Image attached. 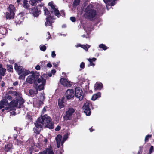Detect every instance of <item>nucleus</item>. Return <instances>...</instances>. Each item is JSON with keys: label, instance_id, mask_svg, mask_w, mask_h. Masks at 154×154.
<instances>
[{"label": "nucleus", "instance_id": "obj_45", "mask_svg": "<svg viewBox=\"0 0 154 154\" xmlns=\"http://www.w3.org/2000/svg\"><path fill=\"white\" fill-rule=\"evenodd\" d=\"M47 108V106H45L43 109L42 112L43 113H44L46 111V109Z\"/></svg>", "mask_w": 154, "mask_h": 154}, {"label": "nucleus", "instance_id": "obj_38", "mask_svg": "<svg viewBox=\"0 0 154 154\" xmlns=\"http://www.w3.org/2000/svg\"><path fill=\"white\" fill-rule=\"evenodd\" d=\"M47 152L48 154H54L53 150L51 149H47Z\"/></svg>", "mask_w": 154, "mask_h": 154}, {"label": "nucleus", "instance_id": "obj_5", "mask_svg": "<svg viewBox=\"0 0 154 154\" xmlns=\"http://www.w3.org/2000/svg\"><path fill=\"white\" fill-rule=\"evenodd\" d=\"M31 74L28 76L26 80V82L30 84H32L33 83L34 84V82L37 79L39 76V74L38 73L32 71Z\"/></svg>", "mask_w": 154, "mask_h": 154}, {"label": "nucleus", "instance_id": "obj_28", "mask_svg": "<svg viewBox=\"0 0 154 154\" xmlns=\"http://www.w3.org/2000/svg\"><path fill=\"white\" fill-rule=\"evenodd\" d=\"M88 60L90 63V66H94L95 64L93 63V61H95L96 60V58H93L92 59L89 58L87 59Z\"/></svg>", "mask_w": 154, "mask_h": 154}, {"label": "nucleus", "instance_id": "obj_19", "mask_svg": "<svg viewBox=\"0 0 154 154\" xmlns=\"http://www.w3.org/2000/svg\"><path fill=\"white\" fill-rule=\"evenodd\" d=\"M43 0H30L29 1L30 4L32 6H36L37 3H40Z\"/></svg>", "mask_w": 154, "mask_h": 154}, {"label": "nucleus", "instance_id": "obj_14", "mask_svg": "<svg viewBox=\"0 0 154 154\" xmlns=\"http://www.w3.org/2000/svg\"><path fill=\"white\" fill-rule=\"evenodd\" d=\"M60 82L61 84L64 86L69 87L72 85L69 82H68L66 79L61 78L60 79Z\"/></svg>", "mask_w": 154, "mask_h": 154}, {"label": "nucleus", "instance_id": "obj_43", "mask_svg": "<svg viewBox=\"0 0 154 154\" xmlns=\"http://www.w3.org/2000/svg\"><path fill=\"white\" fill-rule=\"evenodd\" d=\"M80 67L82 69H83L85 67V63L83 62H82L81 63L80 65Z\"/></svg>", "mask_w": 154, "mask_h": 154}, {"label": "nucleus", "instance_id": "obj_47", "mask_svg": "<svg viewBox=\"0 0 154 154\" xmlns=\"http://www.w3.org/2000/svg\"><path fill=\"white\" fill-rule=\"evenodd\" d=\"M51 56L53 58L55 57L56 56V54L54 51H53L52 52Z\"/></svg>", "mask_w": 154, "mask_h": 154}, {"label": "nucleus", "instance_id": "obj_7", "mask_svg": "<svg viewBox=\"0 0 154 154\" xmlns=\"http://www.w3.org/2000/svg\"><path fill=\"white\" fill-rule=\"evenodd\" d=\"M75 97L79 98L80 100H83L84 97V94L83 92L80 88L78 87L75 88Z\"/></svg>", "mask_w": 154, "mask_h": 154}, {"label": "nucleus", "instance_id": "obj_9", "mask_svg": "<svg viewBox=\"0 0 154 154\" xmlns=\"http://www.w3.org/2000/svg\"><path fill=\"white\" fill-rule=\"evenodd\" d=\"M48 5L50 6L51 8V9L50 11V12L52 14L54 13V14L55 15L57 16L58 17H60V14L59 11L55 8V6L51 2H50L48 3Z\"/></svg>", "mask_w": 154, "mask_h": 154}, {"label": "nucleus", "instance_id": "obj_31", "mask_svg": "<svg viewBox=\"0 0 154 154\" xmlns=\"http://www.w3.org/2000/svg\"><path fill=\"white\" fill-rule=\"evenodd\" d=\"M30 72L29 71L25 69H24V71L23 72V73L22 74L24 76H25L28 75V74L30 73Z\"/></svg>", "mask_w": 154, "mask_h": 154}, {"label": "nucleus", "instance_id": "obj_62", "mask_svg": "<svg viewBox=\"0 0 154 154\" xmlns=\"http://www.w3.org/2000/svg\"><path fill=\"white\" fill-rule=\"evenodd\" d=\"M21 0H17V2L18 4L19 3Z\"/></svg>", "mask_w": 154, "mask_h": 154}, {"label": "nucleus", "instance_id": "obj_30", "mask_svg": "<svg viewBox=\"0 0 154 154\" xmlns=\"http://www.w3.org/2000/svg\"><path fill=\"white\" fill-rule=\"evenodd\" d=\"M0 103L2 105H6L8 104V101L5 98V99H3L2 100L0 101Z\"/></svg>", "mask_w": 154, "mask_h": 154}, {"label": "nucleus", "instance_id": "obj_42", "mask_svg": "<svg viewBox=\"0 0 154 154\" xmlns=\"http://www.w3.org/2000/svg\"><path fill=\"white\" fill-rule=\"evenodd\" d=\"M45 99V97L43 95H41L40 97V100H42L44 101Z\"/></svg>", "mask_w": 154, "mask_h": 154}, {"label": "nucleus", "instance_id": "obj_41", "mask_svg": "<svg viewBox=\"0 0 154 154\" xmlns=\"http://www.w3.org/2000/svg\"><path fill=\"white\" fill-rule=\"evenodd\" d=\"M154 148L153 146H151L149 150V154H151V153L153 151Z\"/></svg>", "mask_w": 154, "mask_h": 154}, {"label": "nucleus", "instance_id": "obj_3", "mask_svg": "<svg viewBox=\"0 0 154 154\" xmlns=\"http://www.w3.org/2000/svg\"><path fill=\"white\" fill-rule=\"evenodd\" d=\"M43 9L44 11V14L48 15L47 17L46 18V22L45 23V26H52V23L54 22V21L51 20L55 19L54 18V16H51V14L50 13L47 8L46 7H44Z\"/></svg>", "mask_w": 154, "mask_h": 154}, {"label": "nucleus", "instance_id": "obj_52", "mask_svg": "<svg viewBox=\"0 0 154 154\" xmlns=\"http://www.w3.org/2000/svg\"><path fill=\"white\" fill-rule=\"evenodd\" d=\"M139 148L140 149L138 151V154H141L142 150H141V149L142 147L141 146H140Z\"/></svg>", "mask_w": 154, "mask_h": 154}, {"label": "nucleus", "instance_id": "obj_32", "mask_svg": "<svg viewBox=\"0 0 154 154\" xmlns=\"http://www.w3.org/2000/svg\"><path fill=\"white\" fill-rule=\"evenodd\" d=\"M18 103L20 105L18 107H20V106L23 104L24 102V100L22 98H20L18 101Z\"/></svg>", "mask_w": 154, "mask_h": 154}, {"label": "nucleus", "instance_id": "obj_26", "mask_svg": "<svg viewBox=\"0 0 154 154\" xmlns=\"http://www.w3.org/2000/svg\"><path fill=\"white\" fill-rule=\"evenodd\" d=\"M103 87V84L101 83H98L96 84L95 86V90H100Z\"/></svg>", "mask_w": 154, "mask_h": 154}, {"label": "nucleus", "instance_id": "obj_15", "mask_svg": "<svg viewBox=\"0 0 154 154\" xmlns=\"http://www.w3.org/2000/svg\"><path fill=\"white\" fill-rule=\"evenodd\" d=\"M33 16L35 17H38L40 14V11H38L36 7H34L32 10Z\"/></svg>", "mask_w": 154, "mask_h": 154}, {"label": "nucleus", "instance_id": "obj_18", "mask_svg": "<svg viewBox=\"0 0 154 154\" xmlns=\"http://www.w3.org/2000/svg\"><path fill=\"white\" fill-rule=\"evenodd\" d=\"M104 2L106 4H109V3L110 2L109 5L113 6L116 3V1L117 0H103Z\"/></svg>", "mask_w": 154, "mask_h": 154}, {"label": "nucleus", "instance_id": "obj_20", "mask_svg": "<svg viewBox=\"0 0 154 154\" xmlns=\"http://www.w3.org/2000/svg\"><path fill=\"white\" fill-rule=\"evenodd\" d=\"M64 97L62 98V99H59L58 101V103L59 108L60 109L63 107L64 105Z\"/></svg>", "mask_w": 154, "mask_h": 154}, {"label": "nucleus", "instance_id": "obj_33", "mask_svg": "<svg viewBox=\"0 0 154 154\" xmlns=\"http://www.w3.org/2000/svg\"><path fill=\"white\" fill-rule=\"evenodd\" d=\"M80 1V0H74L73 3V6H76L79 5Z\"/></svg>", "mask_w": 154, "mask_h": 154}, {"label": "nucleus", "instance_id": "obj_23", "mask_svg": "<svg viewBox=\"0 0 154 154\" xmlns=\"http://www.w3.org/2000/svg\"><path fill=\"white\" fill-rule=\"evenodd\" d=\"M9 94H11L15 96H19V93L15 91H10L8 93Z\"/></svg>", "mask_w": 154, "mask_h": 154}, {"label": "nucleus", "instance_id": "obj_56", "mask_svg": "<svg viewBox=\"0 0 154 154\" xmlns=\"http://www.w3.org/2000/svg\"><path fill=\"white\" fill-rule=\"evenodd\" d=\"M1 86L2 87H3L5 86V82L3 81H2V83H1Z\"/></svg>", "mask_w": 154, "mask_h": 154}, {"label": "nucleus", "instance_id": "obj_27", "mask_svg": "<svg viewBox=\"0 0 154 154\" xmlns=\"http://www.w3.org/2000/svg\"><path fill=\"white\" fill-rule=\"evenodd\" d=\"M6 71L5 69H0V79H2V76H4Z\"/></svg>", "mask_w": 154, "mask_h": 154}, {"label": "nucleus", "instance_id": "obj_13", "mask_svg": "<svg viewBox=\"0 0 154 154\" xmlns=\"http://www.w3.org/2000/svg\"><path fill=\"white\" fill-rule=\"evenodd\" d=\"M14 69L19 75L22 74L24 70V68H23L22 66H19L16 63L14 64Z\"/></svg>", "mask_w": 154, "mask_h": 154}, {"label": "nucleus", "instance_id": "obj_53", "mask_svg": "<svg viewBox=\"0 0 154 154\" xmlns=\"http://www.w3.org/2000/svg\"><path fill=\"white\" fill-rule=\"evenodd\" d=\"M47 67H52V65L50 63H48L47 64Z\"/></svg>", "mask_w": 154, "mask_h": 154}, {"label": "nucleus", "instance_id": "obj_12", "mask_svg": "<svg viewBox=\"0 0 154 154\" xmlns=\"http://www.w3.org/2000/svg\"><path fill=\"white\" fill-rule=\"evenodd\" d=\"M24 12H21L19 13L15 18V22L16 23L20 24L21 23L22 20L23 19V17L24 15Z\"/></svg>", "mask_w": 154, "mask_h": 154}, {"label": "nucleus", "instance_id": "obj_29", "mask_svg": "<svg viewBox=\"0 0 154 154\" xmlns=\"http://www.w3.org/2000/svg\"><path fill=\"white\" fill-rule=\"evenodd\" d=\"M7 69L9 72H13L12 66L11 65H7Z\"/></svg>", "mask_w": 154, "mask_h": 154}, {"label": "nucleus", "instance_id": "obj_34", "mask_svg": "<svg viewBox=\"0 0 154 154\" xmlns=\"http://www.w3.org/2000/svg\"><path fill=\"white\" fill-rule=\"evenodd\" d=\"M99 47L100 48H102L103 50H106L107 49V48L106 47V45H105L103 44H100L99 45Z\"/></svg>", "mask_w": 154, "mask_h": 154}, {"label": "nucleus", "instance_id": "obj_35", "mask_svg": "<svg viewBox=\"0 0 154 154\" xmlns=\"http://www.w3.org/2000/svg\"><path fill=\"white\" fill-rule=\"evenodd\" d=\"M81 47L83 49H85L86 51H87L88 48L90 47V46L88 45H82Z\"/></svg>", "mask_w": 154, "mask_h": 154}, {"label": "nucleus", "instance_id": "obj_58", "mask_svg": "<svg viewBox=\"0 0 154 154\" xmlns=\"http://www.w3.org/2000/svg\"><path fill=\"white\" fill-rule=\"evenodd\" d=\"M4 69V68H3L2 67V65L1 64H0V69Z\"/></svg>", "mask_w": 154, "mask_h": 154}, {"label": "nucleus", "instance_id": "obj_61", "mask_svg": "<svg viewBox=\"0 0 154 154\" xmlns=\"http://www.w3.org/2000/svg\"><path fill=\"white\" fill-rule=\"evenodd\" d=\"M4 107V106L3 105H0V109H1L3 108Z\"/></svg>", "mask_w": 154, "mask_h": 154}, {"label": "nucleus", "instance_id": "obj_54", "mask_svg": "<svg viewBox=\"0 0 154 154\" xmlns=\"http://www.w3.org/2000/svg\"><path fill=\"white\" fill-rule=\"evenodd\" d=\"M43 101L39 100V105H42L43 104Z\"/></svg>", "mask_w": 154, "mask_h": 154}, {"label": "nucleus", "instance_id": "obj_37", "mask_svg": "<svg viewBox=\"0 0 154 154\" xmlns=\"http://www.w3.org/2000/svg\"><path fill=\"white\" fill-rule=\"evenodd\" d=\"M68 138V135L67 134H65L64 135L63 140L62 141V143L63 144V143Z\"/></svg>", "mask_w": 154, "mask_h": 154}, {"label": "nucleus", "instance_id": "obj_57", "mask_svg": "<svg viewBox=\"0 0 154 154\" xmlns=\"http://www.w3.org/2000/svg\"><path fill=\"white\" fill-rule=\"evenodd\" d=\"M48 75L49 77H51L52 76V73L51 72L48 73Z\"/></svg>", "mask_w": 154, "mask_h": 154}, {"label": "nucleus", "instance_id": "obj_55", "mask_svg": "<svg viewBox=\"0 0 154 154\" xmlns=\"http://www.w3.org/2000/svg\"><path fill=\"white\" fill-rule=\"evenodd\" d=\"M56 72V70L54 69H53L51 70V73L53 74H54Z\"/></svg>", "mask_w": 154, "mask_h": 154}, {"label": "nucleus", "instance_id": "obj_1", "mask_svg": "<svg viewBox=\"0 0 154 154\" xmlns=\"http://www.w3.org/2000/svg\"><path fill=\"white\" fill-rule=\"evenodd\" d=\"M34 124L35 127L33 128V130L37 134H39L42 126L44 125L45 127L50 129L54 128V125L51 118L47 115H45L38 118Z\"/></svg>", "mask_w": 154, "mask_h": 154}, {"label": "nucleus", "instance_id": "obj_46", "mask_svg": "<svg viewBox=\"0 0 154 154\" xmlns=\"http://www.w3.org/2000/svg\"><path fill=\"white\" fill-rule=\"evenodd\" d=\"M60 16H65V14L64 13V12L63 10H61L60 11Z\"/></svg>", "mask_w": 154, "mask_h": 154}, {"label": "nucleus", "instance_id": "obj_22", "mask_svg": "<svg viewBox=\"0 0 154 154\" xmlns=\"http://www.w3.org/2000/svg\"><path fill=\"white\" fill-rule=\"evenodd\" d=\"M62 137L60 135H57L56 138L57 144H61L62 145H63L62 143Z\"/></svg>", "mask_w": 154, "mask_h": 154}, {"label": "nucleus", "instance_id": "obj_16", "mask_svg": "<svg viewBox=\"0 0 154 154\" xmlns=\"http://www.w3.org/2000/svg\"><path fill=\"white\" fill-rule=\"evenodd\" d=\"M12 145L11 144H8L5 146L4 150L6 152H12Z\"/></svg>", "mask_w": 154, "mask_h": 154}, {"label": "nucleus", "instance_id": "obj_11", "mask_svg": "<svg viewBox=\"0 0 154 154\" xmlns=\"http://www.w3.org/2000/svg\"><path fill=\"white\" fill-rule=\"evenodd\" d=\"M89 106V103L87 102L84 104L83 107V109L84 112L87 116H89L91 114V110Z\"/></svg>", "mask_w": 154, "mask_h": 154}, {"label": "nucleus", "instance_id": "obj_40", "mask_svg": "<svg viewBox=\"0 0 154 154\" xmlns=\"http://www.w3.org/2000/svg\"><path fill=\"white\" fill-rule=\"evenodd\" d=\"M5 98L7 99V100H11L12 99V97L8 95H6L5 96Z\"/></svg>", "mask_w": 154, "mask_h": 154}, {"label": "nucleus", "instance_id": "obj_63", "mask_svg": "<svg viewBox=\"0 0 154 154\" xmlns=\"http://www.w3.org/2000/svg\"><path fill=\"white\" fill-rule=\"evenodd\" d=\"M61 144H57V147L58 148H59L60 147V145Z\"/></svg>", "mask_w": 154, "mask_h": 154}, {"label": "nucleus", "instance_id": "obj_48", "mask_svg": "<svg viewBox=\"0 0 154 154\" xmlns=\"http://www.w3.org/2000/svg\"><path fill=\"white\" fill-rule=\"evenodd\" d=\"M61 127L60 126H57L55 129V130L56 131H58L60 129Z\"/></svg>", "mask_w": 154, "mask_h": 154}, {"label": "nucleus", "instance_id": "obj_2", "mask_svg": "<svg viewBox=\"0 0 154 154\" xmlns=\"http://www.w3.org/2000/svg\"><path fill=\"white\" fill-rule=\"evenodd\" d=\"M85 16L87 19L92 20L97 15L95 5L90 4L88 5L85 11Z\"/></svg>", "mask_w": 154, "mask_h": 154}, {"label": "nucleus", "instance_id": "obj_64", "mask_svg": "<svg viewBox=\"0 0 154 154\" xmlns=\"http://www.w3.org/2000/svg\"><path fill=\"white\" fill-rule=\"evenodd\" d=\"M66 27V25H63L62 26V27L63 28H65Z\"/></svg>", "mask_w": 154, "mask_h": 154}, {"label": "nucleus", "instance_id": "obj_8", "mask_svg": "<svg viewBox=\"0 0 154 154\" xmlns=\"http://www.w3.org/2000/svg\"><path fill=\"white\" fill-rule=\"evenodd\" d=\"M74 112L75 110L73 108H69L66 111V115L63 117L64 120H67L70 119L71 116Z\"/></svg>", "mask_w": 154, "mask_h": 154}, {"label": "nucleus", "instance_id": "obj_36", "mask_svg": "<svg viewBox=\"0 0 154 154\" xmlns=\"http://www.w3.org/2000/svg\"><path fill=\"white\" fill-rule=\"evenodd\" d=\"M46 49V47L45 45H41L40 46V49L41 50L45 51Z\"/></svg>", "mask_w": 154, "mask_h": 154}, {"label": "nucleus", "instance_id": "obj_10", "mask_svg": "<svg viewBox=\"0 0 154 154\" xmlns=\"http://www.w3.org/2000/svg\"><path fill=\"white\" fill-rule=\"evenodd\" d=\"M74 95V91L73 89H68L65 94V97L68 100L72 98Z\"/></svg>", "mask_w": 154, "mask_h": 154}, {"label": "nucleus", "instance_id": "obj_17", "mask_svg": "<svg viewBox=\"0 0 154 154\" xmlns=\"http://www.w3.org/2000/svg\"><path fill=\"white\" fill-rule=\"evenodd\" d=\"M18 102L16 100H13L9 103V106L13 107H17L18 105Z\"/></svg>", "mask_w": 154, "mask_h": 154}, {"label": "nucleus", "instance_id": "obj_21", "mask_svg": "<svg viewBox=\"0 0 154 154\" xmlns=\"http://www.w3.org/2000/svg\"><path fill=\"white\" fill-rule=\"evenodd\" d=\"M101 94L100 92H99L93 95L92 97V100L94 101L97 98L100 97Z\"/></svg>", "mask_w": 154, "mask_h": 154}, {"label": "nucleus", "instance_id": "obj_49", "mask_svg": "<svg viewBox=\"0 0 154 154\" xmlns=\"http://www.w3.org/2000/svg\"><path fill=\"white\" fill-rule=\"evenodd\" d=\"M17 134H14V138L15 140H16L17 141H18V140L17 139Z\"/></svg>", "mask_w": 154, "mask_h": 154}, {"label": "nucleus", "instance_id": "obj_4", "mask_svg": "<svg viewBox=\"0 0 154 154\" xmlns=\"http://www.w3.org/2000/svg\"><path fill=\"white\" fill-rule=\"evenodd\" d=\"M8 12L6 13V18L7 19H13L15 14L16 9L14 6L12 4H10L8 8Z\"/></svg>", "mask_w": 154, "mask_h": 154}, {"label": "nucleus", "instance_id": "obj_24", "mask_svg": "<svg viewBox=\"0 0 154 154\" xmlns=\"http://www.w3.org/2000/svg\"><path fill=\"white\" fill-rule=\"evenodd\" d=\"M28 1L23 0V6L26 9H28L29 7V5L27 3Z\"/></svg>", "mask_w": 154, "mask_h": 154}, {"label": "nucleus", "instance_id": "obj_59", "mask_svg": "<svg viewBox=\"0 0 154 154\" xmlns=\"http://www.w3.org/2000/svg\"><path fill=\"white\" fill-rule=\"evenodd\" d=\"M14 130H15L16 131H17V127H14Z\"/></svg>", "mask_w": 154, "mask_h": 154}, {"label": "nucleus", "instance_id": "obj_60", "mask_svg": "<svg viewBox=\"0 0 154 154\" xmlns=\"http://www.w3.org/2000/svg\"><path fill=\"white\" fill-rule=\"evenodd\" d=\"M90 131L91 132H92L94 130V129H93L92 128H91L90 129Z\"/></svg>", "mask_w": 154, "mask_h": 154}, {"label": "nucleus", "instance_id": "obj_44", "mask_svg": "<svg viewBox=\"0 0 154 154\" xmlns=\"http://www.w3.org/2000/svg\"><path fill=\"white\" fill-rule=\"evenodd\" d=\"M72 22H75L76 21V19L75 17H72L70 18Z\"/></svg>", "mask_w": 154, "mask_h": 154}, {"label": "nucleus", "instance_id": "obj_39", "mask_svg": "<svg viewBox=\"0 0 154 154\" xmlns=\"http://www.w3.org/2000/svg\"><path fill=\"white\" fill-rule=\"evenodd\" d=\"M152 135H146L145 138V142H147L148 141L149 138L151 137Z\"/></svg>", "mask_w": 154, "mask_h": 154}, {"label": "nucleus", "instance_id": "obj_50", "mask_svg": "<svg viewBox=\"0 0 154 154\" xmlns=\"http://www.w3.org/2000/svg\"><path fill=\"white\" fill-rule=\"evenodd\" d=\"M35 68L37 70H39L40 69V67L39 65H37L35 66Z\"/></svg>", "mask_w": 154, "mask_h": 154}, {"label": "nucleus", "instance_id": "obj_25", "mask_svg": "<svg viewBox=\"0 0 154 154\" xmlns=\"http://www.w3.org/2000/svg\"><path fill=\"white\" fill-rule=\"evenodd\" d=\"M36 88V90L35 91H34L32 89H30L29 91V92L30 94L31 95H34V94H37L38 93V89L37 87Z\"/></svg>", "mask_w": 154, "mask_h": 154}, {"label": "nucleus", "instance_id": "obj_51", "mask_svg": "<svg viewBox=\"0 0 154 154\" xmlns=\"http://www.w3.org/2000/svg\"><path fill=\"white\" fill-rule=\"evenodd\" d=\"M14 85L16 86L18 85V82L17 81H16L14 82L13 84Z\"/></svg>", "mask_w": 154, "mask_h": 154}, {"label": "nucleus", "instance_id": "obj_6", "mask_svg": "<svg viewBox=\"0 0 154 154\" xmlns=\"http://www.w3.org/2000/svg\"><path fill=\"white\" fill-rule=\"evenodd\" d=\"M37 79V82L35 81V82H34V85L38 88L39 91L44 89L46 83L45 79L42 76L40 77V78H38Z\"/></svg>", "mask_w": 154, "mask_h": 154}]
</instances>
